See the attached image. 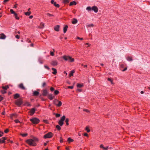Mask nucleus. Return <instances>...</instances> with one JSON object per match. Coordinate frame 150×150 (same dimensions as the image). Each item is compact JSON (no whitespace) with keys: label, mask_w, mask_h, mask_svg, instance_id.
Here are the masks:
<instances>
[{"label":"nucleus","mask_w":150,"mask_h":150,"mask_svg":"<svg viewBox=\"0 0 150 150\" xmlns=\"http://www.w3.org/2000/svg\"><path fill=\"white\" fill-rule=\"evenodd\" d=\"M39 139L36 137H33L32 139H28L26 141V142L30 146H35L37 145L36 142L39 141Z\"/></svg>","instance_id":"obj_1"},{"label":"nucleus","mask_w":150,"mask_h":150,"mask_svg":"<svg viewBox=\"0 0 150 150\" xmlns=\"http://www.w3.org/2000/svg\"><path fill=\"white\" fill-rule=\"evenodd\" d=\"M62 58L65 60L68 61L70 62H73L74 61V59L69 56L64 55L62 56Z\"/></svg>","instance_id":"obj_2"},{"label":"nucleus","mask_w":150,"mask_h":150,"mask_svg":"<svg viewBox=\"0 0 150 150\" xmlns=\"http://www.w3.org/2000/svg\"><path fill=\"white\" fill-rule=\"evenodd\" d=\"M53 103L56 106L60 107L61 106L62 103L61 101L57 99H55L53 101Z\"/></svg>","instance_id":"obj_3"},{"label":"nucleus","mask_w":150,"mask_h":150,"mask_svg":"<svg viewBox=\"0 0 150 150\" xmlns=\"http://www.w3.org/2000/svg\"><path fill=\"white\" fill-rule=\"evenodd\" d=\"M30 120L33 124L35 125L38 124L40 121L39 119L36 117H34L32 119H30Z\"/></svg>","instance_id":"obj_4"},{"label":"nucleus","mask_w":150,"mask_h":150,"mask_svg":"<svg viewBox=\"0 0 150 150\" xmlns=\"http://www.w3.org/2000/svg\"><path fill=\"white\" fill-rule=\"evenodd\" d=\"M65 116H63L58 122V124L60 126H62L64 124V122L65 119Z\"/></svg>","instance_id":"obj_5"},{"label":"nucleus","mask_w":150,"mask_h":150,"mask_svg":"<svg viewBox=\"0 0 150 150\" xmlns=\"http://www.w3.org/2000/svg\"><path fill=\"white\" fill-rule=\"evenodd\" d=\"M16 105L20 106L23 103V100L22 99L20 98L16 100L15 103Z\"/></svg>","instance_id":"obj_6"},{"label":"nucleus","mask_w":150,"mask_h":150,"mask_svg":"<svg viewBox=\"0 0 150 150\" xmlns=\"http://www.w3.org/2000/svg\"><path fill=\"white\" fill-rule=\"evenodd\" d=\"M52 133L51 132H49L44 135V138L45 139L50 138L52 137Z\"/></svg>","instance_id":"obj_7"},{"label":"nucleus","mask_w":150,"mask_h":150,"mask_svg":"<svg viewBox=\"0 0 150 150\" xmlns=\"http://www.w3.org/2000/svg\"><path fill=\"white\" fill-rule=\"evenodd\" d=\"M100 147L101 148H102L104 150H107L108 149H112L111 147H109L108 146L106 147H104L103 145L102 144H100Z\"/></svg>","instance_id":"obj_8"},{"label":"nucleus","mask_w":150,"mask_h":150,"mask_svg":"<svg viewBox=\"0 0 150 150\" xmlns=\"http://www.w3.org/2000/svg\"><path fill=\"white\" fill-rule=\"evenodd\" d=\"M42 95L43 96H46L48 94V92L46 89H44L42 90Z\"/></svg>","instance_id":"obj_9"},{"label":"nucleus","mask_w":150,"mask_h":150,"mask_svg":"<svg viewBox=\"0 0 150 150\" xmlns=\"http://www.w3.org/2000/svg\"><path fill=\"white\" fill-rule=\"evenodd\" d=\"M92 10H93L95 13H97L98 11V8L96 6H93L92 8Z\"/></svg>","instance_id":"obj_10"},{"label":"nucleus","mask_w":150,"mask_h":150,"mask_svg":"<svg viewBox=\"0 0 150 150\" xmlns=\"http://www.w3.org/2000/svg\"><path fill=\"white\" fill-rule=\"evenodd\" d=\"M35 109L34 108L31 109L30 111L29 112L30 113V115L31 116L33 115V114L35 113Z\"/></svg>","instance_id":"obj_11"},{"label":"nucleus","mask_w":150,"mask_h":150,"mask_svg":"<svg viewBox=\"0 0 150 150\" xmlns=\"http://www.w3.org/2000/svg\"><path fill=\"white\" fill-rule=\"evenodd\" d=\"M6 38V35L3 33L0 34V39H5Z\"/></svg>","instance_id":"obj_12"},{"label":"nucleus","mask_w":150,"mask_h":150,"mask_svg":"<svg viewBox=\"0 0 150 150\" xmlns=\"http://www.w3.org/2000/svg\"><path fill=\"white\" fill-rule=\"evenodd\" d=\"M48 98L50 100H52L54 98V96H53L52 94H50L48 95Z\"/></svg>","instance_id":"obj_13"},{"label":"nucleus","mask_w":150,"mask_h":150,"mask_svg":"<svg viewBox=\"0 0 150 150\" xmlns=\"http://www.w3.org/2000/svg\"><path fill=\"white\" fill-rule=\"evenodd\" d=\"M6 138L5 137H3L0 139V144L5 143V140H6Z\"/></svg>","instance_id":"obj_14"},{"label":"nucleus","mask_w":150,"mask_h":150,"mask_svg":"<svg viewBox=\"0 0 150 150\" xmlns=\"http://www.w3.org/2000/svg\"><path fill=\"white\" fill-rule=\"evenodd\" d=\"M44 23L42 22L40 23V26H38V28L40 29H42L44 27Z\"/></svg>","instance_id":"obj_15"},{"label":"nucleus","mask_w":150,"mask_h":150,"mask_svg":"<svg viewBox=\"0 0 150 150\" xmlns=\"http://www.w3.org/2000/svg\"><path fill=\"white\" fill-rule=\"evenodd\" d=\"M39 94V92L36 91H35L33 92V96H37Z\"/></svg>","instance_id":"obj_16"},{"label":"nucleus","mask_w":150,"mask_h":150,"mask_svg":"<svg viewBox=\"0 0 150 150\" xmlns=\"http://www.w3.org/2000/svg\"><path fill=\"white\" fill-rule=\"evenodd\" d=\"M19 87L20 88L22 89H23V90L25 89V88L24 86L23 83H20L19 85Z\"/></svg>","instance_id":"obj_17"},{"label":"nucleus","mask_w":150,"mask_h":150,"mask_svg":"<svg viewBox=\"0 0 150 150\" xmlns=\"http://www.w3.org/2000/svg\"><path fill=\"white\" fill-rule=\"evenodd\" d=\"M51 64L53 66L57 65V61H53L51 62Z\"/></svg>","instance_id":"obj_18"},{"label":"nucleus","mask_w":150,"mask_h":150,"mask_svg":"<svg viewBox=\"0 0 150 150\" xmlns=\"http://www.w3.org/2000/svg\"><path fill=\"white\" fill-rule=\"evenodd\" d=\"M78 21L77 19L75 18H73L72 21V23L74 24L76 23Z\"/></svg>","instance_id":"obj_19"},{"label":"nucleus","mask_w":150,"mask_h":150,"mask_svg":"<svg viewBox=\"0 0 150 150\" xmlns=\"http://www.w3.org/2000/svg\"><path fill=\"white\" fill-rule=\"evenodd\" d=\"M17 117V115L16 113L11 114L10 116V117L11 119H13V117H15V118H16Z\"/></svg>","instance_id":"obj_20"},{"label":"nucleus","mask_w":150,"mask_h":150,"mask_svg":"<svg viewBox=\"0 0 150 150\" xmlns=\"http://www.w3.org/2000/svg\"><path fill=\"white\" fill-rule=\"evenodd\" d=\"M59 25H57L54 28V30L57 31H59Z\"/></svg>","instance_id":"obj_21"},{"label":"nucleus","mask_w":150,"mask_h":150,"mask_svg":"<svg viewBox=\"0 0 150 150\" xmlns=\"http://www.w3.org/2000/svg\"><path fill=\"white\" fill-rule=\"evenodd\" d=\"M52 69L53 71V72H52V74H53L56 75L57 73L56 69L54 68H52Z\"/></svg>","instance_id":"obj_22"},{"label":"nucleus","mask_w":150,"mask_h":150,"mask_svg":"<svg viewBox=\"0 0 150 150\" xmlns=\"http://www.w3.org/2000/svg\"><path fill=\"white\" fill-rule=\"evenodd\" d=\"M68 28V26L67 25H65V27H64L63 29L64 33H65L67 32Z\"/></svg>","instance_id":"obj_23"},{"label":"nucleus","mask_w":150,"mask_h":150,"mask_svg":"<svg viewBox=\"0 0 150 150\" xmlns=\"http://www.w3.org/2000/svg\"><path fill=\"white\" fill-rule=\"evenodd\" d=\"M127 59L129 61H132L133 60L132 58V57H127Z\"/></svg>","instance_id":"obj_24"},{"label":"nucleus","mask_w":150,"mask_h":150,"mask_svg":"<svg viewBox=\"0 0 150 150\" xmlns=\"http://www.w3.org/2000/svg\"><path fill=\"white\" fill-rule=\"evenodd\" d=\"M75 72V71L74 70H72L71 71L70 73L69 74V77H70L71 76L73 75L74 73Z\"/></svg>","instance_id":"obj_25"},{"label":"nucleus","mask_w":150,"mask_h":150,"mask_svg":"<svg viewBox=\"0 0 150 150\" xmlns=\"http://www.w3.org/2000/svg\"><path fill=\"white\" fill-rule=\"evenodd\" d=\"M83 86V83H77V87L78 88H81Z\"/></svg>","instance_id":"obj_26"},{"label":"nucleus","mask_w":150,"mask_h":150,"mask_svg":"<svg viewBox=\"0 0 150 150\" xmlns=\"http://www.w3.org/2000/svg\"><path fill=\"white\" fill-rule=\"evenodd\" d=\"M76 3L75 1H73L72 2H71L69 4V6H71L73 5H76Z\"/></svg>","instance_id":"obj_27"},{"label":"nucleus","mask_w":150,"mask_h":150,"mask_svg":"<svg viewBox=\"0 0 150 150\" xmlns=\"http://www.w3.org/2000/svg\"><path fill=\"white\" fill-rule=\"evenodd\" d=\"M67 141L69 142V143H70V142H73L74 140L71 139L70 137H69L68 138Z\"/></svg>","instance_id":"obj_28"},{"label":"nucleus","mask_w":150,"mask_h":150,"mask_svg":"<svg viewBox=\"0 0 150 150\" xmlns=\"http://www.w3.org/2000/svg\"><path fill=\"white\" fill-rule=\"evenodd\" d=\"M94 26V25L93 24H88L86 25V27L88 28L93 27Z\"/></svg>","instance_id":"obj_29"},{"label":"nucleus","mask_w":150,"mask_h":150,"mask_svg":"<svg viewBox=\"0 0 150 150\" xmlns=\"http://www.w3.org/2000/svg\"><path fill=\"white\" fill-rule=\"evenodd\" d=\"M19 96H20L19 95L18 93H16V94L14 95V98L15 99H17L18 98H19Z\"/></svg>","instance_id":"obj_30"},{"label":"nucleus","mask_w":150,"mask_h":150,"mask_svg":"<svg viewBox=\"0 0 150 150\" xmlns=\"http://www.w3.org/2000/svg\"><path fill=\"white\" fill-rule=\"evenodd\" d=\"M65 119V122H66V124L67 125H69V119L68 118H67Z\"/></svg>","instance_id":"obj_31"},{"label":"nucleus","mask_w":150,"mask_h":150,"mask_svg":"<svg viewBox=\"0 0 150 150\" xmlns=\"http://www.w3.org/2000/svg\"><path fill=\"white\" fill-rule=\"evenodd\" d=\"M69 0H63V3L65 4L68 3L69 2Z\"/></svg>","instance_id":"obj_32"},{"label":"nucleus","mask_w":150,"mask_h":150,"mask_svg":"<svg viewBox=\"0 0 150 150\" xmlns=\"http://www.w3.org/2000/svg\"><path fill=\"white\" fill-rule=\"evenodd\" d=\"M54 5L57 8H59V5L58 4H57L56 2H54Z\"/></svg>","instance_id":"obj_33"},{"label":"nucleus","mask_w":150,"mask_h":150,"mask_svg":"<svg viewBox=\"0 0 150 150\" xmlns=\"http://www.w3.org/2000/svg\"><path fill=\"white\" fill-rule=\"evenodd\" d=\"M85 130L87 131V132H89L90 131V129H89L88 126H87L85 129Z\"/></svg>","instance_id":"obj_34"},{"label":"nucleus","mask_w":150,"mask_h":150,"mask_svg":"<svg viewBox=\"0 0 150 150\" xmlns=\"http://www.w3.org/2000/svg\"><path fill=\"white\" fill-rule=\"evenodd\" d=\"M31 13V12L30 11V12H25V15H26V16H29L30 14Z\"/></svg>","instance_id":"obj_35"},{"label":"nucleus","mask_w":150,"mask_h":150,"mask_svg":"<svg viewBox=\"0 0 150 150\" xmlns=\"http://www.w3.org/2000/svg\"><path fill=\"white\" fill-rule=\"evenodd\" d=\"M14 16H15V18L17 20H19V18L18 17L17 15V14L16 13L14 14Z\"/></svg>","instance_id":"obj_36"},{"label":"nucleus","mask_w":150,"mask_h":150,"mask_svg":"<svg viewBox=\"0 0 150 150\" xmlns=\"http://www.w3.org/2000/svg\"><path fill=\"white\" fill-rule=\"evenodd\" d=\"M20 135H21L23 137H25L27 136L28 134L27 133H25V134H21Z\"/></svg>","instance_id":"obj_37"},{"label":"nucleus","mask_w":150,"mask_h":150,"mask_svg":"<svg viewBox=\"0 0 150 150\" xmlns=\"http://www.w3.org/2000/svg\"><path fill=\"white\" fill-rule=\"evenodd\" d=\"M43 122H44V123L46 124H48L49 123L48 121L47 120H43Z\"/></svg>","instance_id":"obj_38"},{"label":"nucleus","mask_w":150,"mask_h":150,"mask_svg":"<svg viewBox=\"0 0 150 150\" xmlns=\"http://www.w3.org/2000/svg\"><path fill=\"white\" fill-rule=\"evenodd\" d=\"M108 81H110V82H111V83L112 84H114V83H113V80H112L110 78H108Z\"/></svg>","instance_id":"obj_39"},{"label":"nucleus","mask_w":150,"mask_h":150,"mask_svg":"<svg viewBox=\"0 0 150 150\" xmlns=\"http://www.w3.org/2000/svg\"><path fill=\"white\" fill-rule=\"evenodd\" d=\"M56 127L58 130H59L61 129V127L59 125H57Z\"/></svg>","instance_id":"obj_40"},{"label":"nucleus","mask_w":150,"mask_h":150,"mask_svg":"<svg viewBox=\"0 0 150 150\" xmlns=\"http://www.w3.org/2000/svg\"><path fill=\"white\" fill-rule=\"evenodd\" d=\"M8 88L9 87L8 86H2L4 90H7Z\"/></svg>","instance_id":"obj_41"},{"label":"nucleus","mask_w":150,"mask_h":150,"mask_svg":"<svg viewBox=\"0 0 150 150\" xmlns=\"http://www.w3.org/2000/svg\"><path fill=\"white\" fill-rule=\"evenodd\" d=\"M59 91L57 90H55L54 91V94L55 95H57L59 93Z\"/></svg>","instance_id":"obj_42"},{"label":"nucleus","mask_w":150,"mask_h":150,"mask_svg":"<svg viewBox=\"0 0 150 150\" xmlns=\"http://www.w3.org/2000/svg\"><path fill=\"white\" fill-rule=\"evenodd\" d=\"M10 11L12 14H13L14 15L16 13L12 9H10Z\"/></svg>","instance_id":"obj_43"},{"label":"nucleus","mask_w":150,"mask_h":150,"mask_svg":"<svg viewBox=\"0 0 150 150\" xmlns=\"http://www.w3.org/2000/svg\"><path fill=\"white\" fill-rule=\"evenodd\" d=\"M86 9L87 10L89 11H91L92 9V8L90 6H88L86 8Z\"/></svg>","instance_id":"obj_44"},{"label":"nucleus","mask_w":150,"mask_h":150,"mask_svg":"<svg viewBox=\"0 0 150 150\" xmlns=\"http://www.w3.org/2000/svg\"><path fill=\"white\" fill-rule=\"evenodd\" d=\"M4 134V133L2 131H0V137H2Z\"/></svg>","instance_id":"obj_45"},{"label":"nucleus","mask_w":150,"mask_h":150,"mask_svg":"<svg viewBox=\"0 0 150 150\" xmlns=\"http://www.w3.org/2000/svg\"><path fill=\"white\" fill-rule=\"evenodd\" d=\"M46 82H43L42 84V86L43 87H45V86H46Z\"/></svg>","instance_id":"obj_46"},{"label":"nucleus","mask_w":150,"mask_h":150,"mask_svg":"<svg viewBox=\"0 0 150 150\" xmlns=\"http://www.w3.org/2000/svg\"><path fill=\"white\" fill-rule=\"evenodd\" d=\"M47 15L48 16H54V15H52V14H51L49 13H47Z\"/></svg>","instance_id":"obj_47"},{"label":"nucleus","mask_w":150,"mask_h":150,"mask_svg":"<svg viewBox=\"0 0 150 150\" xmlns=\"http://www.w3.org/2000/svg\"><path fill=\"white\" fill-rule=\"evenodd\" d=\"M83 110V111H85V112H87L88 113L90 112V111L87 109H84Z\"/></svg>","instance_id":"obj_48"},{"label":"nucleus","mask_w":150,"mask_h":150,"mask_svg":"<svg viewBox=\"0 0 150 150\" xmlns=\"http://www.w3.org/2000/svg\"><path fill=\"white\" fill-rule=\"evenodd\" d=\"M50 54L52 56H53L54 55V52H52V51H50Z\"/></svg>","instance_id":"obj_49"},{"label":"nucleus","mask_w":150,"mask_h":150,"mask_svg":"<svg viewBox=\"0 0 150 150\" xmlns=\"http://www.w3.org/2000/svg\"><path fill=\"white\" fill-rule=\"evenodd\" d=\"M55 116L57 117H59L60 116V115L59 114H55Z\"/></svg>","instance_id":"obj_50"},{"label":"nucleus","mask_w":150,"mask_h":150,"mask_svg":"<svg viewBox=\"0 0 150 150\" xmlns=\"http://www.w3.org/2000/svg\"><path fill=\"white\" fill-rule=\"evenodd\" d=\"M1 92L2 94H4L6 93V91L4 90H1Z\"/></svg>","instance_id":"obj_51"},{"label":"nucleus","mask_w":150,"mask_h":150,"mask_svg":"<svg viewBox=\"0 0 150 150\" xmlns=\"http://www.w3.org/2000/svg\"><path fill=\"white\" fill-rule=\"evenodd\" d=\"M14 121L16 123H18V122H20L18 120H17V119L15 120H14Z\"/></svg>","instance_id":"obj_52"},{"label":"nucleus","mask_w":150,"mask_h":150,"mask_svg":"<svg viewBox=\"0 0 150 150\" xmlns=\"http://www.w3.org/2000/svg\"><path fill=\"white\" fill-rule=\"evenodd\" d=\"M76 38L79 40H83V38H80L79 37H77Z\"/></svg>","instance_id":"obj_53"},{"label":"nucleus","mask_w":150,"mask_h":150,"mask_svg":"<svg viewBox=\"0 0 150 150\" xmlns=\"http://www.w3.org/2000/svg\"><path fill=\"white\" fill-rule=\"evenodd\" d=\"M8 131H9L8 129H6V130H4V132L5 133H8Z\"/></svg>","instance_id":"obj_54"},{"label":"nucleus","mask_w":150,"mask_h":150,"mask_svg":"<svg viewBox=\"0 0 150 150\" xmlns=\"http://www.w3.org/2000/svg\"><path fill=\"white\" fill-rule=\"evenodd\" d=\"M74 88V86H68V88H70V89H72L73 88Z\"/></svg>","instance_id":"obj_55"},{"label":"nucleus","mask_w":150,"mask_h":150,"mask_svg":"<svg viewBox=\"0 0 150 150\" xmlns=\"http://www.w3.org/2000/svg\"><path fill=\"white\" fill-rule=\"evenodd\" d=\"M60 142L62 143L63 142V139L62 138V137H61L60 138Z\"/></svg>","instance_id":"obj_56"},{"label":"nucleus","mask_w":150,"mask_h":150,"mask_svg":"<svg viewBox=\"0 0 150 150\" xmlns=\"http://www.w3.org/2000/svg\"><path fill=\"white\" fill-rule=\"evenodd\" d=\"M44 67L47 69L48 70H49L50 69V68L47 66H46V65H45L44 66Z\"/></svg>","instance_id":"obj_57"},{"label":"nucleus","mask_w":150,"mask_h":150,"mask_svg":"<svg viewBox=\"0 0 150 150\" xmlns=\"http://www.w3.org/2000/svg\"><path fill=\"white\" fill-rule=\"evenodd\" d=\"M16 38L17 39H19L20 38V36L18 35H16L15 36Z\"/></svg>","instance_id":"obj_58"},{"label":"nucleus","mask_w":150,"mask_h":150,"mask_svg":"<svg viewBox=\"0 0 150 150\" xmlns=\"http://www.w3.org/2000/svg\"><path fill=\"white\" fill-rule=\"evenodd\" d=\"M54 88H53V87H51L50 88V90L51 91H53L54 90Z\"/></svg>","instance_id":"obj_59"},{"label":"nucleus","mask_w":150,"mask_h":150,"mask_svg":"<svg viewBox=\"0 0 150 150\" xmlns=\"http://www.w3.org/2000/svg\"><path fill=\"white\" fill-rule=\"evenodd\" d=\"M84 136H86L87 137H88V134L87 133H85L84 134Z\"/></svg>","instance_id":"obj_60"},{"label":"nucleus","mask_w":150,"mask_h":150,"mask_svg":"<svg viewBox=\"0 0 150 150\" xmlns=\"http://www.w3.org/2000/svg\"><path fill=\"white\" fill-rule=\"evenodd\" d=\"M3 99V98L0 96V101H2Z\"/></svg>","instance_id":"obj_61"},{"label":"nucleus","mask_w":150,"mask_h":150,"mask_svg":"<svg viewBox=\"0 0 150 150\" xmlns=\"http://www.w3.org/2000/svg\"><path fill=\"white\" fill-rule=\"evenodd\" d=\"M76 91H78L79 92H81L82 91V90L81 89L78 88L77 89Z\"/></svg>","instance_id":"obj_62"},{"label":"nucleus","mask_w":150,"mask_h":150,"mask_svg":"<svg viewBox=\"0 0 150 150\" xmlns=\"http://www.w3.org/2000/svg\"><path fill=\"white\" fill-rule=\"evenodd\" d=\"M127 67H126L125 68H124V69L122 70V71H125L126 70H127Z\"/></svg>","instance_id":"obj_63"},{"label":"nucleus","mask_w":150,"mask_h":150,"mask_svg":"<svg viewBox=\"0 0 150 150\" xmlns=\"http://www.w3.org/2000/svg\"><path fill=\"white\" fill-rule=\"evenodd\" d=\"M55 2L54 0H52L51 1V3L52 4H54V3Z\"/></svg>","instance_id":"obj_64"}]
</instances>
